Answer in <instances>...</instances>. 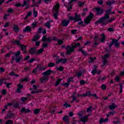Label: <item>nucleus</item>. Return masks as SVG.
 <instances>
[{
    "mask_svg": "<svg viewBox=\"0 0 124 124\" xmlns=\"http://www.w3.org/2000/svg\"><path fill=\"white\" fill-rule=\"evenodd\" d=\"M34 61H36L35 58H32V59H30L29 60V61L28 62H30V63H31L32 62H34Z\"/></svg>",
    "mask_w": 124,
    "mask_h": 124,
    "instance_id": "8fccbe9b",
    "label": "nucleus"
},
{
    "mask_svg": "<svg viewBox=\"0 0 124 124\" xmlns=\"http://www.w3.org/2000/svg\"><path fill=\"white\" fill-rule=\"evenodd\" d=\"M69 18L70 20H74V21H76L77 22H78V21H81L80 15H78L77 14H76V16L75 17L73 16H69Z\"/></svg>",
    "mask_w": 124,
    "mask_h": 124,
    "instance_id": "6e6552de",
    "label": "nucleus"
},
{
    "mask_svg": "<svg viewBox=\"0 0 124 124\" xmlns=\"http://www.w3.org/2000/svg\"><path fill=\"white\" fill-rule=\"evenodd\" d=\"M42 41H46V42H50L52 41V40H54V41H57L58 45H61L62 44L63 40H60L59 39H57L56 37L53 36L51 37H49L47 38L46 36H44L42 38Z\"/></svg>",
    "mask_w": 124,
    "mask_h": 124,
    "instance_id": "f03ea898",
    "label": "nucleus"
},
{
    "mask_svg": "<svg viewBox=\"0 0 124 124\" xmlns=\"http://www.w3.org/2000/svg\"><path fill=\"white\" fill-rule=\"evenodd\" d=\"M111 9H109V10L106 11V14L105 15V16L97 20L96 24H97L98 23L107 24V23H111V22H113V20H115L114 17H111L109 20H107V19H109L110 18L109 15L112 14V13L113 14H115V13L111 12Z\"/></svg>",
    "mask_w": 124,
    "mask_h": 124,
    "instance_id": "f257e3e1",
    "label": "nucleus"
},
{
    "mask_svg": "<svg viewBox=\"0 0 124 124\" xmlns=\"http://www.w3.org/2000/svg\"><path fill=\"white\" fill-rule=\"evenodd\" d=\"M58 70H59V71H62L63 70V67L60 66L58 68H57Z\"/></svg>",
    "mask_w": 124,
    "mask_h": 124,
    "instance_id": "052dcab7",
    "label": "nucleus"
},
{
    "mask_svg": "<svg viewBox=\"0 0 124 124\" xmlns=\"http://www.w3.org/2000/svg\"><path fill=\"white\" fill-rule=\"evenodd\" d=\"M43 48H46V47H48V44L44 43L42 45Z\"/></svg>",
    "mask_w": 124,
    "mask_h": 124,
    "instance_id": "bf43d9fd",
    "label": "nucleus"
},
{
    "mask_svg": "<svg viewBox=\"0 0 124 124\" xmlns=\"http://www.w3.org/2000/svg\"><path fill=\"white\" fill-rule=\"evenodd\" d=\"M95 10L96 11L97 15H100L103 13V10L101 8H96Z\"/></svg>",
    "mask_w": 124,
    "mask_h": 124,
    "instance_id": "4468645a",
    "label": "nucleus"
},
{
    "mask_svg": "<svg viewBox=\"0 0 124 124\" xmlns=\"http://www.w3.org/2000/svg\"><path fill=\"white\" fill-rule=\"evenodd\" d=\"M78 115L79 116V118H81V122H82L83 123H87V122H88V117H89L90 115L82 117L83 113L81 112H78Z\"/></svg>",
    "mask_w": 124,
    "mask_h": 124,
    "instance_id": "423d86ee",
    "label": "nucleus"
},
{
    "mask_svg": "<svg viewBox=\"0 0 124 124\" xmlns=\"http://www.w3.org/2000/svg\"><path fill=\"white\" fill-rule=\"evenodd\" d=\"M94 60H95V58H90L89 59V62H93L94 61Z\"/></svg>",
    "mask_w": 124,
    "mask_h": 124,
    "instance_id": "4d7b16f0",
    "label": "nucleus"
},
{
    "mask_svg": "<svg viewBox=\"0 0 124 124\" xmlns=\"http://www.w3.org/2000/svg\"><path fill=\"white\" fill-rule=\"evenodd\" d=\"M31 12H29L27 13V15H26V16H25V19H28V18H29V17H30V16H31Z\"/></svg>",
    "mask_w": 124,
    "mask_h": 124,
    "instance_id": "4c0bfd02",
    "label": "nucleus"
},
{
    "mask_svg": "<svg viewBox=\"0 0 124 124\" xmlns=\"http://www.w3.org/2000/svg\"><path fill=\"white\" fill-rule=\"evenodd\" d=\"M14 31H19V28L17 25L14 26Z\"/></svg>",
    "mask_w": 124,
    "mask_h": 124,
    "instance_id": "79ce46f5",
    "label": "nucleus"
},
{
    "mask_svg": "<svg viewBox=\"0 0 124 124\" xmlns=\"http://www.w3.org/2000/svg\"><path fill=\"white\" fill-rule=\"evenodd\" d=\"M21 89H23V85L21 84H17V92L18 93H21Z\"/></svg>",
    "mask_w": 124,
    "mask_h": 124,
    "instance_id": "4be33fe9",
    "label": "nucleus"
},
{
    "mask_svg": "<svg viewBox=\"0 0 124 124\" xmlns=\"http://www.w3.org/2000/svg\"><path fill=\"white\" fill-rule=\"evenodd\" d=\"M117 106L115 104H112L109 106V109L110 110H114L115 108H116Z\"/></svg>",
    "mask_w": 124,
    "mask_h": 124,
    "instance_id": "cd10ccee",
    "label": "nucleus"
},
{
    "mask_svg": "<svg viewBox=\"0 0 124 124\" xmlns=\"http://www.w3.org/2000/svg\"><path fill=\"white\" fill-rule=\"evenodd\" d=\"M113 43L117 48H119V47H120V43L118 42V41L113 39Z\"/></svg>",
    "mask_w": 124,
    "mask_h": 124,
    "instance_id": "aec40b11",
    "label": "nucleus"
},
{
    "mask_svg": "<svg viewBox=\"0 0 124 124\" xmlns=\"http://www.w3.org/2000/svg\"><path fill=\"white\" fill-rule=\"evenodd\" d=\"M66 61V59H60L56 61V63H60V62H62V63H65Z\"/></svg>",
    "mask_w": 124,
    "mask_h": 124,
    "instance_id": "6ab92c4d",
    "label": "nucleus"
},
{
    "mask_svg": "<svg viewBox=\"0 0 124 124\" xmlns=\"http://www.w3.org/2000/svg\"><path fill=\"white\" fill-rule=\"evenodd\" d=\"M60 8V4L59 3L56 4L53 8V16L55 19H58V15L59 14V9Z\"/></svg>",
    "mask_w": 124,
    "mask_h": 124,
    "instance_id": "20e7f679",
    "label": "nucleus"
},
{
    "mask_svg": "<svg viewBox=\"0 0 124 124\" xmlns=\"http://www.w3.org/2000/svg\"><path fill=\"white\" fill-rule=\"evenodd\" d=\"M32 1L33 2L32 5L34 6H38L37 4H40L41 1H42V0H39L36 3L35 0H32Z\"/></svg>",
    "mask_w": 124,
    "mask_h": 124,
    "instance_id": "a211bd4d",
    "label": "nucleus"
},
{
    "mask_svg": "<svg viewBox=\"0 0 124 124\" xmlns=\"http://www.w3.org/2000/svg\"><path fill=\"white\" fill-rule=\"evenodd\" d=\"M63 120L66 124H68L69 123V118H68V116H65L63 117Z\"/></svg>",
    "mask_w": 124,
    "mask_h": 124,
    "instance_id": "412c9836",
    "label": "nucleus"
},
{
    "mask_svg": "<svg viewBox=\"0 0 124 124\" xmlns=\"http://www.w3.org/2000/svg\"><path fill=\"white\" fill-rule=\"evenodd\" d=\"M63 106L64 107H66V108H67V107H71V106H70V105L67 104V103L64 104Z\"/></svg>",
    "mask_w": 124,
    "mask_h": 124,
    "instance_id": "13d9d810",
    "label": "nucleus"
},
{
    "mask_svg": "<svg viewBox=\"0 0 124 124\" xmlns=\"http://www.w3.org/2000/svg\"><path fill=\"white\" fill-rule=\"evenodd\" d=\"M30 111L31 110H30V109H26L25 108H23L21 109V112H22V113H29Z\"/></svg>",
    "mask_w": 124,
    "mask_h": 124,
    "instance_id": "a878e982",
    "label": "nucleus"
},
{
    "mask_svg": "<svg viewBox=\"0 0 124 124\" xmlns=\"http://www.w3.org/2000/svg\"><path fill=\"white\" fill-rule=\"evenodd\" d=\"M105 79H106V77H105L104 76L100 77L98 78V80L99 81H104V80H105Z\"/></svg>",
    "mask_w": 124,
    "mask_h": 124,
    "instance_id": "e433bc0d",
    "label": "nucleus"
},
{
    "mask_svg": "<svg viewBox=\"0 0 124 124\" xmlns=\"http://www.w3.org/2000/svg\"><path fill=\"white\" fill-rule=\"evenodd\" d=\"M10 75H11V76H15V77H19V76H20L19 75L15 74L14 72H11Z\"/></svg>",
    "mask_w": 124,
    "mask_h": 124,
    "instance_id": "58836bf2",
    "label": "nucleus"
},
{
    "mask_svg": "<svg viewBox=\"0 0 124 124\" xmlns=\"http://www.w3.org/2000/svg\"><path fill=\"white\" fill-rule=\"evenodd\" d=\"M51 22H52V21H51V20L47 21L45 23V26H46V27H47V28H48V29H50V27H51Z\"/></svg>",
    "mask_w": 124,
    "mask_h": 124,
    "instance_id": "393cba45",
    "label": "nucleus"
},
{
    "mask_svg": "<svg viewBox=\"0 0 124 124\" xmlns=\"http://www.w3.org/2000/svg\"><path fill=\"white\" fill-rule=\"evenodd\" d=\"M33 15L35 17H36L37 16V12L33 10Z\"/></svg>",
    "mask_w": 124,
    "mask_h": 124,
    "instance_id": "0e129e2a",
    "label": "nucleus"
},
{
    "mask_svg": "<svg viewBox=\"0 0 124 124\" xmlns=\"http://www.w3.org/2000/svg\"><path fill=\"white\" fill-rule=\"evenodd\" d=\"M52 72V71L51 70H48L44 73H43V75L45 76H48V75H50L51 74V73Z\"/></svg>",
    "mask_w": 124,
    "mask_h": 124,
    "instance_id": "b1692460",
    "label": "nucleus"
},
{
    "mask_svg": "<svg viewBox=\"0 0 124 124\" xmlns=\"http://www.w3.org/2000/svg\"><path fill=\"white\" fill-rule=\"evenodd\" d=\"M93 14H90L89 16L84 20L85 24H90V22H91V20L93 19Z\"/></svg>",
    "mask_w": 124,
    "mask_h": 124,
    "instance_id": "9d476101",
    "label": "nucleus"
},
{
    "mask_svg": "<svg viewBox=\"0 0 124 124\" xmlns=\"http://www.w3.org/2000/svg\"><path fill=\"white\" fill-rule=\"evenodd\" d=\"M5 124H13V122L11 120H8L5 122Z\"/></svg>",
    "mask_w": 124,
    "mask_h": 124,
    "instance_id": "603ef678",
    "label": "nucleus"
},
{
    "mask_svg": "<svg viewBox=\"0 0 124 124\" xmlns=\"http://www.w3.org/2000/svg\"><path fill=\"white\" fill-rule=\"evenodd\" d=\"M94 47H96L97 45H98V44L99 43V41L98 40V38H97V36H95V37L94 38Z\"/></svg>",
    "mask_w": 124,
    "mask_h": 124,
    "instance_id": "2eb2a0df",
    "label": "nucleus"
},
{
    "mask_svg": "<svg viewBox=\"0 0 124 124\" xmlns=\"http://www.w3.org/2000/svg\"><path fill=\"white\" fill-rule=\"evenodd\" d=\"M48 79H49V76L44 75V77L40 79L41 82L45 83V82H47V81H48Z\"/></svg>",
    "mask_w": 124,
    "mask_h": 124,
    "instance_id": "ddd939ff",
    "label": "nucleus"
},
{
    "mask_svg": "<svg viewBox=\"0 0 124 124\" xmlns=\"http://www.w3.org/2000/svg\"><path fill=\"white\" fill-rule=\"evenodd\" d=\"M28 99V98L26 97H22L21 98V101H22V102H25V101H26V100H27Z\"/></svg>",
    "mask_w": 124,
    "mask_h": 124,
    "instance_id": "3c124183",
    "label": "nucleus"
},
{
    "mask_svg": "<svg viewBox=\"0 0 124 124\" xmlns=\"http://www.w3.org/2000/svg\"><path fill=\"white\" fill-rule=\"evenodd\" d=\"M13 9H12V8H10L8 9V13H13Z\"/></svg>",
    "mask_w": 124,
    "mask_h": 124,
    "instance_id": "680f3d73",
    "label": "nucleus"
},
{
    "mask_svg": "<svg viewBox=\"0 0 124 124\" xmlns=\"http://www.w3.org/2000/svg\"><path fill=\"white\" fill-rule=\"evenodd\" d=\"M30 80L29 79V78L28 77H26L24 78H21L20 80V82H29Z\"/></svg>",
    "mask_w": 124,
    "mask_h": 124,
    "instance_id": "c756f323",
    "label": "nucleus"
},
{
    "mask_svg": "<svg viewBox=\"0 0 124 124\" xmlns=\"http://www.w3.org/2000/svg\"><path fill=\"white\" fill-rule=\"evenodd\" d=\"M119 86L120 88V93H123V83H120Z\"/></svg>",
    "mask_w": 124,
    "mask_h": 124,
    "instance_id": "a19ab883",
    "label": "nucleus"
},
{
    "mask_svg": "<svg viewBox=\"0 0 124 124\" xmlns=\"http://www.w3.org/2000/svg\"><path fill=\"white\" fill-rule=\"evenodd\" d=\"M43 49L41 48L38 50V54H41L43 52Z\"/></svg>",
    "mask_w": 124,
    "mask_h": 124,
    "instance_id": "338daca9",
    "label": "nucleus"
},
{
    "mask_svg": "<svg viewBox=\"0 0 124 124\" xmlns=\"http://www.w3.org/2000/svg\"><path fill=\"white\" fill-rule=\"evenodd\" d=\"M24 32H27V31H31V27L30 26H27L25 29L23 30Z\"/></svg>",
    "mask_w": 124,
    "mask_h": 124,
    "instance_id": "5701e85b",
    "label": "nucleus"
},
{
    "mask_svg": "<svg viewBox=\"0 0 124 124\" xmlns=\"http://www.w3.org/2000/svg\"><path fill=\"white\" fill-rule=\"evenodd\" d=\"M77 93H74L72 96L73 97V100L71 102V103H73V102H74V101H75V100H76V98H75V96L76 95Z\"/></svg>",
    "mask_w": 124,
    "mask_h": 124,
    "instance_id": "2f4dec72",
    "label": "nucleus"
},
{
    "mask_svg": "<svg viewBox=\"0 0 124 124\" xmlns=\"http://www.w3.org/2000/svg\"><path fill=\"white\" fill-rule=\"evenodd\" d=\"M15 44H16L18 46H20V48L22 51H23V54H27V51L26 49H27V46L24 45H21L20 42L19 41H14Z\"/></svg>",
    "mask_w": 124,
    "mask_h": 124,
    "instance_id": "39448f33",
    "label": "nucleus"
},
{
    "mask_svg": "<svg viewBox=\"0 0 124 124\" xmlns=\"http://www.w3.org/2000/svg\"><path fill=\"white\" fill-rule=\"evenodd\" d=\"M36 25H37V22H34L31 24V29H35L36 27Z\"/></svg>",
    "mask_w": 124,
    "mask_h": 124,
    "instance_id": "f704fd0d",
    "label": "nucleus"
},
{
    "mask_svg": "<svg viewBox=\"0 0 124 124\" xmlns=\"http://www.w3.org/2000/svg\"><path fill=\"white\" fill-rule=\"evenodd\" d=\"M20 53H21V52L20 51H18L17 52H16L14 54L15 57H16V58H17V57H18V56L20 55Z\"/></svg>",
    "mask_w": 124,
    "mask_h": 124,
    "instance_id": "37998d69",
    "label": "nucleus"
},
{
    "mask_svg": "<svg viewBox=\"0 0 124 124\" xmlns=\"http://www.w3.org/2000/svg\"><path fill=\"white\" fill-rule=\"evenodd\" d=\"M82 74H83V73L81 72H78V73H77V76L78 78L80 77V76H82Z\"/></svg>",
    "mask_w": 124,
    "mask_h": 124,
    "instance_id": "864d4df0",
    "label": "nucleus"
},
{
    "mask_svg": "<svg viewBox=\"0 0 124 124\" xmlns=\"http://www.w3.org/2000/svg\"><path fill=\"white\" fill-rule=\"evenodd\" d=\"M86 2H81L80 1H78V5L79 6H82L85 4Z\"/></svg>",
    "mask_w": 124,
    "mask_h": 124,
    "instance_id": "09e8293b",
    "label": "nucleus"
},
{
    "mask_svg": "<svg viewBox=\"0 0 124 124\" xmlns=\"http://www.w3.org/2000/svg\"><path fill=\"white\" fill-rule=\"evenodd\" d=\"M39 111H40V109H36L34 110V114H38V113H39Z\"/></svg>",
    "mask_w": 124,
    "mask_h": 124,
    "instance_id": "5fc2aeb1",
    "label": "nucleus"
},
{
    "mask_svg": "<svg viewBox=\"0 0 124 124\" xmlns=\"http://www.w3.org/2000/svg\"><path fill=\"white\" fill-rule=\"evenodd\" d=\"M87 112H88V113L92 112V111H93V107H89V108H87Z\"/></svg>",
    "mask_w": 124,
    "mask_h": 124,
    "instance_id": "de8ad7c7",
    "label": "nucleus"
},
{
    "mask_svg": "<svg viewBox=\"0 0 124 124\" xmlns=\"http://www.w3.org/2000/svg\"><path fill=\"white\" fill-rule=\"evenodd\" d=\"M70 22L68 19H64L62 21L61 24L63 27H67Z\"/></svg>",
    "mask_w": 124,
    "mask_h": 124,
    "instance_id": "f8f14e48",
    "label": "nucleus"
},
{
    "mask_svg": "<svg viewBox=\"0 0 124 124\" xmlns=\"http://www.w3.org/2000/svg\"><path fill=\"white\" fill-rule=\"evenodd\" d=\"M12 60L11 61L12 63H13L14 60H16V62H19L20 61H21V59H22V57H18V58H15L14 57H12Z\"/></svg>",
    "mask_w": 124,
    "mask_h": 124,
    "instance_id": "f3484780",
    "label": "nucleus"
},
{
    "mask_svg": "<svg viewBox=\"0 0 124 124\" xmlns=\"http://www.w3.org/2000/svg\"><path fill=\"white\" fill-rule=\"evenodd\" d=\"M36 52V50H35V48H31L29 51V54H31V55H32L33 54H34Z\"/></svg>",
    "mask_w": 124,
    "mask_h": 124,
    "instance_id": "bb28decb",
    "label": "nucleus"
},
{
    "mask_svg": "<svg viewBox=\"0 0 124 124\" xmlns=\"http://www.w3.org/2000/svg\"><path fill=\"white\" fill-rule=\"evenodd\" d=\"M93 67L94 68V69L92 71L91 73L93 75H94V74H95V73H96L97 71H96V67H97V66L94 65L93 66Z\"/></svg>",
    "mask_w": 124,
    "mask_h": 124,
    "instance_id": "c85d7f7f",
    "label": "nucleus"
},
{
    "mask_svg": "<svg viewBox=\"0 0 124 124\" xmlns=\"http://www.w3.org/2000/svg\"><path fill=\"white\" fill-rule=\"evenodd\" d=\"M113 124H120V121H113L112 122Z\"/></svg>",
    "mask_w": 124,
    "mask_h": 124,
    "instance_id": "774afa93",
    "label": "nucleus"
},
{
    "mask_svg": "<svg viewBox=\"0 0 124 124\" xmlns=\"http://www.w3.org/2000/svg\"><path fill=\"white\" fill-rule=\"evenodd\" d=\"M62 79H58V80L56 81L55 86H58L60 85V83L62 81Z\"/></svg>",
    "mask_w": 124,
    "mask_h": 124,
    "instance_id": "c9c22d12",
    "label": "nucleus"
},
{
    "mask_svg": "<svg viewBox=\"0 0 124 124\" xmlns=\"http://www.w3.org/2000/svg\"><path fill=\"white\" fill-rule=\"evenodd\" d=\"M48 66L49 67H53V66H55V63L52 62L49 63L48 64Z\"/></svg>",
    "mask_w": 124,
    "mask_h": 124,
    "instance_id": "a18cd8bd",
    "label": "nucleus"
},
{
    "mask_svg": "<svg viewBox=\"0 0 124 124\" xmlns=\"http://www.w3.org/2000/svg\"><path fill=\"white\" fill-rule=\"evenodd\" d=\"M67 81L68 83H70V82H73V77L69 78L67 79Z\"/></svg>",
    "mask_w": 124,
    "mask_h": 124,
    "instance_id": "ea45409f",
    "label": "nucleus"
},
{
    "mask_svg": "<svg viewBox=\"0 0 124 124\" xmlns=\"http://www.w3.org/2000/svg\"><path fill=\"white\" fill-rule=\"evenodd\" d=\"M76 0H70L68 6L66 5L65 3H64V6L67 8L68 11H70L71 10V8H72V5L71 3H72L73 1H76Z\"/></svg>",
    "mask_w": 124,
    "mask_h": 124,
    "instance_id": "1a4fd4ad",
    "label": "nucleus"
},
{
    "mask_svg": "<svg viewBox=\"0 0 124 124\" xmlns=\"http://www.w3.org/2000/svg\"><path fill=\"white\" fill-rule=\"evenodd\" d=\"M80 46V43H78L76 44L75 46H67V47H65V49H66L67 51L66 52V54L67 55H70V54H71L72 52L74 51V49L76 48V47H79Z\"/></svg>",
    "mask_w": 124,
    "mask_h": 124,
    "instance_id": "7ed1b4c3",
    "label": "nucleus"
},
{
    "mask_svg": "<svg viewBox=\"0 0 124 124\" xmlns=\"http://www.w3.org/2000/svg\"><path fill=\"white\" fill-rule=\"evenodd\" d=\"M106 37L105 36V35H104V33H102L101 35V42H103L104 41H105Z\"/></svg>",
    "mask_w": 124,
    "mask_h": 124,
    "instance_id": "7c9ffc66",
    "label": "nucleus"
},
{
    "mask_svg": "<svg viewBox=\"0 0 124 124\" xmlns=\"http://www.w3.org/2000/svg\"><path fill=\"white\" fill-rule=\"evenodd\" d=\"M39 35L36 34L33 38V41H36V40H38L39 39Z\"/></svg>",
    "mask_w": 124,
    "mask_h": 124,
    "instance_id": "72a5a7b5",
    "label": "nucleus"
},
{
    "mask_svg": "<svg viewBox=\"0 0 124 124\" xmlns=\"http://www.w3.org/2000/svg\"><path fill=\"white\" fill-rule=\"evenodd\" d=\"M107 87L105 84H102L101 86V89L103 90V91H105V90L106 89Z\"/></svg>",
    "mask_w": 124,
    "mask_h": 124,
    "instance_id": "49530a36",
    "label": "nucleus"
},
{
    "mask_svg": "<svg viewBox=\"0 0 124 124\" xmlns=\"http://www.w3.org/2000/svg\"><path fill=\"white\" fill-rule=\"evenodd\" d=\"M79 52H81L82 54H83V55H84V56H87V52L83 50L81 47L79 48Z\"/></svg>",
    "mask_w": 124,
    "mask_h": 124,
    "instance_id": "473e14b6",
    "label": "nucleus"
},
{
    "mask_svg": "<svg viewBox=\"0 0 124 124\" xmlns=\"http://www.w3.org/2000/svg\"><path fill=\"white\" fill-rule=\"evenodd\" d=\"M4 84L6 85L7 88H9L10 85H12L11 83H4Z\"/></svg>",
    "mask_w": 124,
    "mask_h": 124,
    "instance_id": "e2e57ef3",
    "label": "nucleus"
},
{
    "mask_svg": "<svg viewBox=\"0 0 124 124\" xmlns=\"http://www.w3.org/2000/svg\"><path fill=\"white\" fill-rule=\"evenodd\" d=\"M114 80L116 81V82H119L121 79L120 78V77L119 76H117L115 78Z\"/></svg>",
    "mask_w": 124,
    "mask_h": 124,
    "instance_id": "c03bdc74",
    "label": "nucleus"
},
{
    "mask_svg": "<svg viewBox=\"0 0 124 124\" xmlns=\"http://www.w3.org/2000/svg\"><path fill=\"white\" fill-rule=\"evenodd\" d=\"M79 83L80 85H85V84H86V81H85L84 80H80L79 81Z\"/></svg>",
    "mask_w": 124,
    "mask_h": 124,
    "instance_id": "69168bd1",
    "label": "nucleus"
},
{
    "mask_svg": "<svg viewBox=\"0 0 124 124\" xmlns=\"http://www.w3.org/2000/svg\"><path fill=\"white\" fill-rule=\"evenodd\" d=\"M9 25H10V22H7L6 23L5 25L3 26L4 28H7V27H9Z\"/></svg>",
    "mask_w": 124,
    "mask_h": 124,
    "instance_id": "6e6d98bb",
    "label": "nucleus"
},
{
    "mask_svg": "<svg viewBox=\"0 0 124 124\" xmlns=\"http://www.w3.org/2000/svg\"><path fill=\"white\" fill-rule=\"evenodd\" d=\"M78 96H94L95 98L97 99L98 98V97H97V95H96V94H91V93L90 92H87L86 94H83V95H80L78 94Z\"/></svg>",
    "mask_w": 124,
    "mask_h": 124,
    "instance_id": "0eeeda50",
    "label": "nucleus"
},
{
    "mask_svg": "<svg viewBox=\"0 0 124 124\" xmlns=\"http://www.w3.org/2000/svg\"><path fill=\"white\" fill-rule=\"evenodd\" d=\"M109 121V119L108 118H101L99 120V124H103V123H107Z\"/></svg>",
    "mask_w": 124,
    "mask_h": 124,
    "instance_id": "dca6fc26",
    "label": "nucleus"
},
{
    "mask_svg": "<svg viewBox=\"0 0 124 124\" xmlns=\"http://www.w3.org/2000/svg\"><path fill=\"white\" fill-rule=\"evenodd\" d=\"M109 57H110V54L109 53L106 54L103 57V63L104 65L106 64V63L108 62V61L107 60V59H108V58H109Z\"/></svg>",
    "mask_w": 124,
    "mask_h": 124,
    "instance_id": "9b49d317",
    "label": "nucleus"
}]
</instances>
